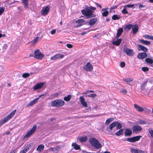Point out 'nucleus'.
<instances>
[{
    "instance_id": "nucleus-32",
    "label": "nucleus",
    "mask_w": 153,
    "mask_h": 153,
    "mask_svg": "<svg viewBox=\"0 0 153 153\" xmlns=\"http://www.w3.org/2000/svg\"><path fill=\"white\" fill-rule=\"evenodd\" d=\"M72 146L76 150H78L80 149L79 146L76 143H73L72 144Z\"/></svg>"
},
{
    "instance_id": "nucleus-17",
    "label": "nucleus",
    "mask_w": 153,
    "mask_h": 153,
    "mask_svg": "<svg viewBox=\"0 0 153 153\" xmlns=\"http://www.w3.org/2000/svg\"><path fill=\"white\" fill-rule=\"evenodd\" d=\"M44 85V83H37L36 85L33 87V88L34 90H37L41 88Z\"/></svg>"
},
{
    "instance_id": "nucleus-31",
    "label": "nucleus",
    "mask_w": 153,
    "mask_h": 153,
    "mask_svg": "<svg viewBox=\"0 0 153 153\" xmlns=\"http://www.w3.org/2000/svg\"><path fill=\"white\" fill-rule=\"evenodd\" d=\"M145 61L148 63L152 64L153 63V60L149 58H147L145 59Z\"/></svg>"
},
{
    "instance_id": "nucleus-59",
    "label": "nucleus",
    "mask_w": 153,
    "mask_h": 153,
    "mask_svg": "<svg viewBox=\"0 0 153 153\" xmlns=\"http://www.w3.org/2000/svg\"><path fill=\"white\" fill-rule=\"evenodd\" d=\"M58 95L59 94L57 93H56L53 94L52 96L53 97H56L58 96Z\"/></svg>"
},
{
    "instance_id": "nucleus-34",
    "label": "nucleus",
    "mask_w": 153,
    "mask_h": 153,
    "mask_svg": "<svg viewBox=\"0 0 153 153\" xmlns=\"http://www.w3.org/2000/svg\"><path fill=\"white\" fill-rule=\"evenodd\" d=\"M71 97V95H68L67 96L65 97L64 98V100L65 101H68L70 100Z\"/></svg>"
},
{
    "instance_id": "nucleus-21",
    "label": "nucleus",
    "mask_w": 153,
    "mask_h": 153,
    "mask_svg": "<svg viewBox=\"0 0 153 153\" xmlns=\"http://www.w3.org/2000/svg\"><path fill=\"white\" fill-rule=\"evenodd\" d=\"M122 41V39H117L116 41L113 42L112 44L114 45L117 46L120 44Z\"/></svg>"
},
{
    "instance_id": "nucleus-27",
    "label": "nucleus",
    "mask_w": 153,
    "mask_h": 153,
    "mask_svg": "<svg viewBox=\"0 0 153 153\" xmlns=\"http://www.w3.org/2000/svg\"><path fill=\"white\" fill-rule=\"evenodd\" d=\"M148 82V80H146L141 85V90L142 91H143L145 89V87L147 85V83Z\"/></svg>"
},
{
    "instance_id": "nucleus-38",
    "label": "nucleus",
    "mask_w": 153,
    "mask_h": 153,
    "mask_svg": "<svg viewBox=\"0 0 153 153\" xmlns=\"http://www.w3.org/2000/svg\"><path fill=\"white\" fill-rule=\"evenodd\" d=\"M116 126L117 127V130L121 129L122 128V126L121 124L119 123H118L117 122Z\"/></svg>"
},
{
    "instance_id": "nucleus-39",
    "label": "nucleus",
    "mask_w": 153,
    "mask_h": 153,
    "mask_svg": "<svg viewBox=\"0 0 153 153\" xmlns=\"http://www.w3.org/2000/svg\"><path fill=\"white\" fill-rule=\"evenodd\" d=\"M112 19L114 20H116L120 18V16H117L116 15H114L112 17Z\"/></svg>"
},
{
    "instance_id": "nucleus-15",
    "label": "nucleus",
    "mask_w": 153,
    "mask_h": 153,
    "mask_svg": "<svg viewBox=\"0 0 153 153\" xmlns=\"http://www.w3.org/2000/svg\"><path fill=\"white\" fill-rule=\"evenodd\" d=\"M80 102L82 105L85 107H87V104L85 101V99L83 96H80L79 98Z\"/></svg>"
},
{
    "instance_id": "nucleus-49",
    "label": "nucleus",
    "mask_w": 153,
    "mask_h": 153,
    "mask_svg": "<svg viewBox=\"0 0 153 153\" xmlns=\"http://www.w3.org/2000/svg\"><path fill=\"white\" fill-rule=\"evenodd\" d=\"M84 22H85V21L82 19H79L77 20L76 21V23H81Z\"/></svg>"
},
{
    "instance_id": "nucleus-53",
    "label": "nucleus",
    "mask_w": 153,
    "mask_h": 153,
    "mask_svg": "<svg viewBox=\"0 0 153 153\" xmlns=\"http://www.w3.org/2000/svg\"><path fill=\"white\" fill-rule=\"evenodd\" d=\"M4 11V9L3 7H0V15H1Z\"/></svg>"
},
{
    "instance_id": "nucleus-33",
    "label": "nucleus",
    "mask_w": 153,
    "mask_h": 153,
    "mask_svg": "<svg viewBox=\"0 0 153 153\" xmlns=\"http://www.w3.org/2000/svg\"><path fill=\"white\" fill-rule=\"evenodd\" d=\"M117 122H115L111 123L110 125L109 128L111 130H112L113 128L116 127V126Z\"/></svg>"
},
{
    "instance_id": "nucleus-43",
    "label": "nucleus",
    "mask_w": 153,
    "mask_h": 153,
    "mask_svg": "<svg viewBox=\"0 0 153 153\" xmlns=\"http://www.w3.org/2000/svg\"><path fill=\"white\" fill-rule=\"evenodd\" d=\"M30 76V74L28 73H23L22 74V77L24 78L28 77Z\"/></svg>"
},
{
    "instance_id": "nucleus-25",
    "label": "nucleus",
    "mask_w": 153,
    "mask_h": 153,
    "mask_svg": "<svg viewBox=\"0 0 153 153\" xmlns=\"http://www.w3.org/2000/svg\"><path fill=\"white\" fill-rule=\"evenodd\" d=\"M139 41L141 43L145 45H148L150 44V42L148 41L145 40L143 39H140Z\"/></svg>"
},
{
    "instance_id": "nucleus-3",
    "label": "nucleus",
    "mask_w": 153,
    "mask_h": 153,
    "mask_svg": "<svg viewBox=\"0 0 153 153\" xmlns=\"http://www.w3.org/2000/svg\"><path fill=\"white\" fill-rule=\"evenodd\" d=\"M16 110L13 111L11 113L7 115L6 117L4 118L3 119L0 120V127L3 124L6 123L15 114Z\"/></svg>"
},
{
    "instance_id": "nucleus-28",
    "label": "nucleus",
    "mask_w": 153,
    "mask_h": 153,
    "mask_svg": "<svg viewBox=\"0 0 153 153\" xmlns=\"http://www.w3.org/2000/svg\"><path fill=\"white\" fill-rule=\"evenodd\" d=\"M143 37L146 39L153 40V36L145 34L143 35Z\"/></svg>"
},
{
    "instance_id": "nucleus-64",
    "label": "nucleus",
    "mask_w": 153,
    "mask_h": 153,
    "mask_svg": "<svg viewBox=\"0 0 153 153\" xmlns=\"http://www.w3.org/2000/svg\"><path fill=\"white\" fill-rule=\"evenodd\" d=\"M5 34H1V33H0V38H1V37L3 36V37H4L5 36Z\"/></svg>"
},
{
    "instance_id": "nucleus-12",
    "label": "nucleus",
    "mask_w": 153,
    "mask_h": 153,
    "mask_svg": "<svg viewBox=\"0 0 153 153\" xmlns=\"http://www.w3.org/2000/svg\"><path fill=\"white\" fill-rule=\"evenodd\" d=\"M64 56V55L59 53L56 54L50 58L51 60L55 61L59 59H62Z\"/></svg>"
},
{
    "instance_id": "nucleus-9",
    "label": "nucleus",
    "mask_w": 153,
    "mask_h": 153,
    "mask_svg": "<svg viewBox=\"0 0 153 153\" xmlns=\"http://www.w3.org/2000/svg\"><path fill=\"white\" fill-rule=\"evenodd\" d=\"M132 129L133 132L135 133L140 132L142 130L141 127L137 125H133Z\"/></svg>"
},
{
    "instance_id": "nucleus-10",
    "label": "nucleus",
    "mask_w": 153,
    "mask_h": 153,
    "mask_svg": "<svg viewBox=\"0 0 153 153\" xmlns=\"http://www.w3.org/2000/svg\"><path fill=\"white\" fill-rule=\"evenodd\" d=\"M123 50L124 52L129 56H132L134 54L133 51L131 49L125 48H124Z\"/></svg>"
},
{
    "instance_id": "nucleus-8",
    "label": "nucleus",
    "mask_w": 153,
    "mask_h": 153,
    "mask_svg": "<svg viewBox=\"0 0 153 153\" xmlns=\"http://www.w3.org/2000/svg\"><path fill=\"white\" fill-rule=\"evenodd\" d=\"M83 69L86 71H91L92 70L93 67L90 63L88 62L83 67Z\"/></svg>"
},
{
    "instance_id": "nucleus-61",
    "label": "nucleus",
    "mask_w": 153,
    "mask_h": 153,
    "mask_svg": "<svg viewBox=\"0 0 153 153\" xmlns=\"http://www.w3.org/2000/svg\"><path fill=\"white\" fill-rule=\"evenodd\" d=\"M138 153H145V152L143 151L140 150H138Z\"/></svg>"
},
{
    "instance_id": "nucleus-41",
    "label": "nucleus",
    "mask_w": 153,
    "mask_h": 153,
    "mask_svg": "<svg viewBox=\"0 0 153 153\" xmlns=\"http://www.w3.org/2000/svg\"><path fill=\"white\" fill-rule=\"evenodd\" d=\"M22 2L24 4L25 7L26 8L27 7L28 5L27 0H22Z\"/></svg>"
},
{
    "instance_id": "nucleus-4",
    "label": "nucleus",
    "mask_w": 153,
    "mask_h": 153,
    "mask_svg": "<svg viewBox=\"0 0 153 153\" xmlns=\"http://www.w3.org/2000/svg\"><path fill=\"white\" fill-rule=\"evenodd\" d=\"M89 141L91 144L97 149H99L102 147V146L99 141L94 137L91 138L89 140Z\"/></svg>"
},
{
    "instance_id": "nucleus-14",
    "label": "nucleus",
    "mask_w": 153,
    "mask_h": 153,
    "mask_svg": "<svg viewBox=\"0 0 153 153\" xmlns=\"http://www.w3.org/2000/svg\"><path fill=\"white\" fill-rule=\"evenodd\" d=\"M134 107L136 110L139 112H143L144 111V109L146 108L145 107L144 108L141 107L136 104L134 105Z\"/></svg>"
},
{
    "instance_id": "nucleus-20",
    "label": "nucleus",
    "mask_w": 153,
    "mask_h": 153,
    "mask_svg": "<svg viewBox=\"0 0 153 153\" xmlns=\"http://www.w3.org/2000/svg\"><path fill=\"white\" fill-rule=\"evenodd\" d=\"M123 31V29L122 28H119L117 30V35L116 36V38H118L122 34Z\"/></svg>"
},
{
    "instance_id": "nucleus-22",
    "label": "nucleus",
    "mask_w": 153,
    "mask_h": 153,
    "mask_svg": "<svg viewBox=\"0 0 153 153\" xmlns=\"http://www.w3.org/2000/svg\"><path fill=\"white\" fill-rule=\"evenodd\" d=\"M139 28L137 25H135L132 28V32L133 33H136L138 31Z\"/></svg>"
},
{
    "instance_id": "nucleus-5",
    "label": "nucleus",
    "mask_w": 153,
    "mask_h": 153,
    "mask_svg": "<svg viewBox=\"0 0 153 153\" xmlns=\"http://www.w3.org/2000/svg\"><path fill=\"white\" fill-rule=\"evenodd\" d=\"M37 128V126L34 125L31 129L28 131L24 136V138H28L35 132Z\"/></svg>"
},
{
    "instance_id": "nucleus-26",
    "label": "nucleus",
    "mask_w": 153,
    "mask_h": 153,
    "mask_svg": "<svg viewBox=\"0 0 153 153\" xmlns=\"http://www.w3.org/2000/svg\"><path fill=\"white\" fill-rule=\"evenodd\" d=\"M132 133L131 130L129 128H127L126 129L125 132V136H130Z\"/></svg>"
},
{
    "instance_id": "nucleus-23",
    "label": "nucleus",
    "mask_w": 153,
    "mask_h": 153,
    "mask_svg": "<svg viewBox=\"0 0 153 153\" xmlns=\"http://www.w3.org/2000/svg\"><path fill=\"white\" fill-rule=\"evenodd\" d=\"M44 148V146L43 145H39L38 146L36 149V150L39 152H42Z\"/></svg>"
},
{
    "instance_id": "nucleus-1",
    "label": "nucleus",
    "mask_w": 153,
    "mask_h": 153,
    "mask_svg": "<svg viewBox=\"0 0 153 153\" xmlns=\"http://www.w3.org/2000/svg\"><path fill=\"white\" fill-rule=\"evenodd\" d=\"M95 7H91L89 8H86V10H82V13L83 15H85L88 18L95 17L96 15L93 14L94 11L92 10H96Z\"/></svg>"
},
{
    "instance_id": "nucleus-57",
    "label": "nucleus",
    "mask_w": 153,
    "mask_h": 153,
    "mask_svg": "<svg viewBox=\"0 0 153 153\" xmlns=\"http://www.w3.org/2000/svg\"><path fill=\"white\" fill-rule=\"evenodd\" d=\"M67 47L69 48H72L73 47V46L72 44H67L66 45Z\"/></svg>"
},
{
    "instance_id": "nucleus-51",
    "label": "nucleus",
    "mask_w": 153,
    "mask_h": 153,
    "mask_svg": "<svg viewBox=\"0 0 153 153\" xmlns=\"http://www.w3.org/2000/svg\"><path fill=\"white\" fill-rule=\"evenodd\" d=\"M120 92L123 94H126L127 92V91L125 89H123L120 90Z\"/></svg>"
},
{
    "instance_id": "nucleus-63",
    "label": "nucleus",
    "mask_w": 153,
    "mask_h": 153,
    "mask_svg": "<svg viewBox=\"0 0 153 153\" xmlns=\"http://www.w3.org/2000/svg\"><path fill=\"white\" fill-rule=\"evenodd\" d=\"M82 25V24H80V25H76L75 26V27H78L81 26Z\"/></svg>"
},
{
    "instance_id": "nucleus-48",
    "label": "nucleus",
    "mask_w": 153,
    "mask_h": 153,
    "mask_svg": "<svg viewBox=\"0 0 153 153\" xmlns=\"http://www.w3.org/2000/svg\"><path fill=\"white\" fill-rule=\"evenodd\" d=\"M122 12L123 14H127L128 13V11L126 8H124L122 11Z\"/></svg>"
},
{
    "instance_id": "nucleus-18",
    "label": "nucleus",
    "mask_w": 153,
    "mask_h": 153,
    "mask_svg": "<svg viewBox=\"0 0 153 153\" xmlns=\"http://www.w3.org/2000/svg\"><path fill=\"white\" fill-rule=\"evenodd\" d=\"M138 50L139 51H142L144 52L147 51L148 49L147 48L142 45L138 44Z\"/></svg>"
},
{
    "instance_id": "nucleus-55",
    "label": "nucleus",
    "mask_w": 153,
    "mask_h": 153,
    "mask_svg": "<svg viewBox=\"0 0 153 153\" xmlns=\"http://www.w3.org/2000/svg\"><path fill=\"white\" fill-rule=\"evenodd\" d=\"M94 92V91H91V90H87L85 91V92L84 93H82V94H86L88 93H93Z\"/></svg>"
},
{
    "instance_id": "nucleus-16",
    "label": "nucleus",
    "mask_w": 153,
    "mask_h": 153,
    "mask_svg": "<svg viewBox=\"0 0 153 153\" xmlns=\"http://www.w3.org/2000/svg\"><path fill=\"white\" fill-rule=\"evenodd\" d=\"M147 56V54L146 53H141L138 54L137 57L139 59H143L146 57Z\"/></svg>"
},
{
    "instance_id": "nucleus-24",
    "label": "nucleus",
    "mask_w": 153,
    "mask_h": 153,
    "mask_svg": "<svg viewBox=\"0 0 153 153\" xmlns=\"http://www.w3.org/2000/svg\"><path fill=\"white\" fill-rule=\"evenodd\" d=\"M97 20V18H94L91 19L89 22V23L91 25H94L96 22Z\"/></svg>"
},
{
    "instance_id": "nucleus-62",
    "label": "nucleus",
    "mask_w": 153,
    "mask_h": 153,
    "mask_svg": "<svg viewBox=\"0 0 153 153\" xmlns=\"http://www.w3.org/2000/svg\"><path fill=\"white\" fill-rule=\"evenodd\" d=\"M97 6H99L100 8H102V6L98 3H96Z\"/></svg>"
},
{
    "instance_id": "nucleus-47",
    "label": "nucleus",
    "mask_w": 153,
    "mask_h": 153,
    "mask_svg": "<svg viewBox=\"0 0 153 153\" xmlns=\"http://www.w3.org/2000/svg\"><path fill=\"white\" fill-rule=\"evenodd\" d=\"M134 4H127L126 5L124 6V8H126L127 7L128 8H132L134 6Z\"/></svg>"
},
{
    "instance_id": "nucleus-44",
    "label": "nucleus",
    "mask_w": 153,
    "mask_h": 153,
    "mask_svg": "<svg viewBox=\"0 0 153 153\" xmlns=\"http://www.w3.org/2000/svg\"><path fill=\"white\" fill-rule=\"evenodd\" d=\"M133 79L132 78H128L125 79L123 80L124 81L126 82H131L133 81Z\"/></svg>"
},
{
    "instance_id": "nucleus-36",
    "label": "nucleus",
    "mask_w": 153,
    "mask_h": 153,
    "mask_svg": "<svg viewBox=\"0 0 153 153\" xmlns=\"http://www.w3.org/2000/svg\"><path fill=\"white\" fill-rule=\"evenodd\" d=\"M59 148V147L58 146L56 147L51 148L49 149V150L50 151H52L53 152H55L57 151Z\"/></svg>"
},
{
    "instance_id": "nucleus-35",
    "label": "nucleus",
    "mask_w": 153,
    "mask_h": 153,
    "mask_svg": "<svg viewBox=\"0 0 153 153\" xmlns=\"http://www.w3.org/2000/svg\"><path fill=\"white\" fill-rule=\"evenodd\" d=\"M30 147V145H28L26 146L24 148L23 150L22 151L23 152H24L25 153L27 152L29 150V148Z\"/></svg>"
},
{
    "instance_id": "nucleus-19",
    "label": "nucleus",
    "mask_w": 153,
    "mask_h": 153,
    "mask_svg": "<svg viewBox=\"0 0 153 153\" xmlns=\"http://www.w3.org/2000/svg\"><path fill=\"white\" fill-rule=\"evenodd\" d=\"M42 37H39L37 36L34 39L32 42L30 43L32 44V45H34L39 40H40Z\"/></svg>"
},
{
    "instance_id": "nucleus-13",
    "label": "nucleus",
    "mask_w": 153,
    "mask_h": 153,
    "mask_svg": "<svg viewBox=\"0 0 153 153\" xmlns=\"http://www.w3.org/2000/svg\"><path fill=\"white\" fill-rule=\"evenodd\" d=\"M50 8L48 6H47L45 8H43L41 11V14L42 15H47L48 13Z\"/></svg>"
},
{
    "instance_id": "nucleus-52",
    "label": "nucleus",
    "mask_w": 153,
    "mask_h": 153,
    "mask_svg": "<svg viewBox=\"0 0 153 153\" xmlns=\"http://www.w3.org/2000/svg\"><path fill=\"white\" fill-rule=\"evenodd\" d=\"M138 150L132 148L131 150V152L132 153H138Z\"/></svg>"
},
{
    "instance_id": "nucleus-54",
    "label": "nucleus",
    "mask_w": 153,
    "mask_h": 153,
    "mask_svg": "<svg viewBox=\"0 0 153 153\" xmlns=\"http://www.w3.org/2000/svg\"><path fill=\"white\" fill-rule=\"evenodd\" d=\"M139 123L141 124H145L146 123V122L145 121L142 120H139Z\"/></svg>"
},
{
    "instance_id": "nucleus-29",
    "label": "nucleus",
    "mask_w": 153,
    "mask_h": 153,
    "mask_svg": "<svg viewBox=\"0 0 153 153\" xmlns=\"http://www.w3.org/2000/svg\"><path fill=\"white\" fill-rule=\"evenodd\" d=\"M78 139L81 142H85L87 140V137L86 136H84L79 137Z\"/></svg>"
},
{
    "instance_id": "nucleus-46",
    "label": "nucleus",
    "mask_w": 153,
    "mask_h": 153,
    "mask_svg": "<svg viewBox=\"0 0 153 153\" xmlns=\"http://www.w3.org/2000/svg\"><path fill=\"white\" fill-rule=\"evenodd\" d=\"M141 70L143 72H146L149 70V69L147 67H143L142 68Z\"/></svg>"
},
{
    "instance_id": "nucleus-50",
    "label": "nucleus",
    "mask_w": 153,
    "mask_h": 153,
    "mask_svg": "<svg viewBox=\"0 0 153 153\" xmlns=\"http://www.w3.org/2000/svg\"><path fill=\"white\" fill-rule=\"evenodd\" d=\"M139 7L141 10H144L146 9V7L145 5L142 4L139 5Z\"/></svg>"
},
{
    "instance_id": "nucleus-2",
    "label": "nucleus",
    "mask_w": 153,
    "mask_h": 153,
    "mask_svg": "<svg viewBox=\"0 0 153 153\" xmlns=\"http://www.w3.org/2000/svg\"><path fill=\"white\" fill-rule=\"evenodd\" d=\"M65 104V102L63 100L57 99L52 101L51 105L52 107H58L64 105Z\"/></svg>"
},
{
    "instance_id": "nucleus-7",
    "label": "nucleus",
    "mask_w": 153,
    "mask_h": 153,
    "mask_svg": "<svg viewBox=\"0 0 153 153\" xmlns=\"http://www.w3.org/2000/svg\"><path fill=\"white\" fill-rule=\"evenodd\" d=\"M44 95V94H43L39 95L38 98L34 99L33 100L31 101L28 104H27L26 107H28L33 105L37 102L39 98Z\"/></svg>"
},
{
    "instance_id": "nucleus-42",
    "label": "nucleus",
    "mask_w": 153,
    "mask_h": 153,
    "mask_svg": "<svg viewBox=\"0 0 153 153\" xmlns=\"http://www.w3.org/2000/svg\"><path fill=\"white\" fill-rule=\"evenodd\" d=\"M114 119V118H110L106 120L105 122V124H108L111 121H113Z\"/></svg>"
},
{
    "instance_id": "nucleus-37",
    "label": "nucleus",
    "mask_w": 153,
    "mask_h": 153,
    "mask_svg": "<svg viewBox=\"0 0 153 153\" xmlns=\"http://www.w3.org/2000/svg\"><path fill=\"white\" fill-rule=\"evenodd\" d=\"M123 129H121L119 131H118L117 133H115V134L117 136H119L121 134H122L123 133Z\"/></svg>"
},
{
    "instance_id": "nucleus-6",
    "label": "nucleus",
    "mask_w": 153,
    "mask_h": 153,
    "mask_svg": "<svg viewBox=\"0 0 153 153\" xmlns=\"http://www.w3.org/2000/svg\"><path fill=\"white\" fill-rule=\"evenodd\" d=\"M33 56L36 59H41L44 57V55L40 52L39 50H37L34 51Z\"/></svg>"
},
{
    "instance_id": "nucleus-40",
    "label": "nucleus",
    "mask_w": 153,
    "mask_h": 153,
    "mask_svg": "<svg viewBox=\"0 0 153 153\" xmlns=\"http://www.w3.org/2000/svg\"><path fill=\"white\" fill-rule=\"evenodd\" d=\"M133 25L131 24H130L127 25L125 28V29L128 30H130L133 27Z\"/></svg>"
},
{
    "instance_id": "nucleus-30",
    "label": "nucleus",
    "mask_w": 153,
    "mask_h": 153,
    "mask_svg": "<svg viewBox=\"0 0 153 153\" xmlns=\"http://www.w3.org/2000/svg\"><path fill=\"white\" fill-rule=\"evenodd\" d=\"M106 10L104 8L102 9V11H104V12L102 13V15L103 16L106 17L108 15V11Z\"/></svg>"
},
{
    "instance_id": "nucleus-56",
    "label": "nucleus",
    "mask_w": 153,
    "mask_h": 153,
    "mask_svg": "<svg viewBox=\"0 0 153 153\" xmlns=\"http://www.w3.org/2000/svg\"><path fill=\"white\" fill-rule=\"evenodd\" d=\"M149 132L151 135V136L153 137V130L151 129H149Z\"/></svg>"
},
{
    "instance_id": "nucleus-45",
    "label": "nucleus",
    "mask_w": 153,
    "mask_h": 153,
    "mask_svg": "<svg viewBox=\"0 0 153 153\" xmlns=\"http://www.w3.org/2000/svg\"><path fill=\"white\" fill-rule=\"evenodd\" d=\"M97 95L96 94H91L89 95L85 96L86 97H92L93 98H94L97 96Z\"/></svg>"
},
{
    "instance_id": "nucleus-58",
    "label": "nucleus",
    "mask_w": 153,
    "mask_h": 153,
    "mask_svg": "<svg viewBox=\"0 0 153 153\" xmlns=\"http://www.w3.org/2000/svg\"><path fill=\"white\" fill-rule=\"evenodd\" d=\"M125 65V63L124 62H122L120 63V66L122 68L124 67Z\"/></svg>"
},
{
    "instance_id": "nucleus-11",
    "label": "nucleus",
    "mask_w": 153,
    "mask_h": 153,
    "mask_svg": "<svg viewBox=\"0 0 153 153\" xmlns=\"http://www.w3.org/2000/svg\"><path fill=\"white\" fill-rule=\"evenodd\" d=\"M142 137L141 136H138L127 139V140L130 142H134L139 140Z\"/></svg>"
},
{
    "instance_id": "nucleus-60",
    "label": "nucleus",
    "mask_w": 153,
    "mask_h": 153,
    "mask_svg": "<svg viewBox=\"0 0 153 153\" xmlns=\"http://www.w3.org/2000/svg\"><path fill=\"white\" fill-rule=\"evenodd\" d=\"M56 32V30L55 29H53L51 31V33L53 35Z\"/></svg>"
}]
</instances>
